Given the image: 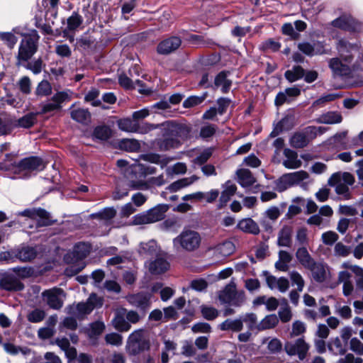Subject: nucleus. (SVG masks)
<instances>
[{
  "label": "nucleus",
  "mask_w": 363,
  "mask_h": 363,
  "mask_svg": "<svg viewBox=\"0 0 363 363\" xmlns=\"http://www.w3.org/2000/svg\"><path fill=\"white\" fill-rule=\"evenodd\" d=\"M337 49L342 61L339 58H332L329 61V67L335 75L347 76L351 73L350 64L353 59L352 53L359 50V44L340 39L337 43Z\"/></svg>",
  "instance_id": "f257e3e1"
},
{
  "label": "nucleus",
  "mask_w": 363,
  "mask_h": 363,
  "mask_svg": "<svg viewBox=\"0 0 363 363\" xmlns=\"http://www.w3.org/2000/svg\"><path fill=\"white\" fill-rule=\"evenodd\" d=\"M162 126L164 139L160 142V147L162 150L178 147L189 133L187 126L172 121L163 123Z\"/></svg>",
  "instance_id": "f03ea898"
},
{
  "label": "nucleus",
  "mask_w": 363,
  "mask_h": 363,
  "mask_svg": "<svg viewBox=\"0 0 363 363\" xmlns=\"http://www.w3.org/2000/svg\"><path fill=\"white\" fill-rule=\"evenodd\" d=\"M202 240V236L198 231L184 229L179 235L173 239V245L179 250L193 252L200 248Z\"/></svg>",
  "instance_id": "7ed1b4c3"
},
{
  "label": "nucleus",
  "mask_w": 363,
  "mask_h": 363,
  "mask_svg": "<svg viewBox=\"0 0 363 363\" xmlns=\"http://www.w3.org/2000/svg\"><path fill=\"white\" fill-rule=\"evenodd\" d=\"M354 182V177L349 172L334 173L328 179V184L335 188L337 195L344 199L350 198V186Z\"/></svg>",
  "instance_id": "20e7f679"
},
{
  "label": "nucleus",
  "mask_w": 363,
  "mask_h": 363,
  "mask_svg": "<svg viewBox=\"0 0 363 363\" xmlns=\"http://www.w3.org/2000/svg\"><path fill=\"white\" fill-rule=\"evenodd\" d=\"M169 209L167 204H158L153 208L135 215L132 218L133 225L151 224L163 220Z\"/></svg>",
  "instance_id": "39448f33"
},
{
  "label": "nucleus",
  "mask_w": 363,
  "mask_h": 363,
  "mask_svg": "<svg viewBox=\"0 0 363 363\" xmlns=\"http://www.w3.org/2000/svg\"><path fill=\"white\" fill-rule=\"evenodd\" d=\"M38 35L25 36L20 43L18 55L16 56V65L20 66L23 62H28L36 52L38 49L37 43Z\"/></svg>",
  "instance_id": "423d86ee"
},
{
  "label": "nucleus",
  "mask_w": 363,
  "mask_h": 363,
  "mask_svg": "<svg viewBox=\"0 0 363 363\" xmlns=\"http://www.w3.org/2000/svg\"><path fill=\"white\" fill-rule=\"evenodd\" d=\"M149 348L150 340L145 337L143 329L135 330L128 336L126 350L129 354L135 355Z\"/></svg>",
  "instance_id": "0eeeda50"
},
{
  "label": "nucleus",
  "mask_w": 363,
  "mask_h": 363,
  "mask_svg": "<svg viewBox=\"0 0 363 363\" xmlns=\"http://www.w3.org/2000/svg\"><path fill=\"white\" fill-rule=\"evenodd\" d=\"M218 298L221 303L240 307L244 303L245 296L243 291H237L235 284L230 282L219 292Z\"/></svg>",
  "instance_id": "6e6552de"
},
{
  "label": "nucleus",
  "mask_w": 363,
  "mask_h": 363,
  "mask_svg": "<svg viewBox=\"0 0 363 363\" xmlns=\"http://www.w3.org/2000/svg\"><path fill=\"white\" fill-rule=\"evenodd\" d=\"M101 298L96 294H92L90 295L86 302L79 303L76 306H69L67 310L69 314L72 315L77 318H82L84 315L89 314L95 307L101 306Z\"/></svg>",
  "instance_id": "1a4fd4ad"
},
{
  "label": "nucleus",
  "mask_w": 363,
  "mask_h": 363,
  "mask_svg": "<svg viewBox=\"0 0 363 363\" xmlns=\"http://www.w3.org/2000/svg\"><path fill=\"white\" fill-rule=\"evenodd\" d=\"M306 269L310 271L311 277L315 282L323 283L330 278V269L325 263L314 260Z\"/></svg>",
  "instance_id": "9d476101"
},
{
  "label": "nucleus",
  "mask_w": 363,
  "mask_h": 363,
  "mask_svg": "<svg viewBox=\"0 0 363 363\" xmlns=\"http://www.w3.org/2000/svg\"><path fill=\"white\" fill-rule=\"evenodd\" d=\"M71 99V91H63L55 93L50 101L42 105V113H46L61 108V104Z\"/></svg>",
  "instance_id": "9b49d317"
},
{
  "label": "nucleus",
  "mask_w": 363,
  "mask_h": 363,
  "mask_svg": "<svg viewBox=\"0 0 363 363\" xmlns=\"http://www.w3.org/2000/svg\"><path fill=\"white\" fill-rule=\"evenodd\" d=\"M308 350L309 345L302 338L296 340L294 342H286L284 345V350L289 355H298L300 360L306 358Z\"/></svg>",
  "instance_id": "f8f14e48"
},
{
  "label": "nucleus",
  "mask_w": 363,
  "mask_h": 363,
  "mask_svg": "<svg viewBox=\"0 0 363 363\" xmlns=\"http://www.w3.org/2000/svg\"><path fill=\"white\" fill-rule=\"evenodd\" d=\"M62 295L63 290L57 287L45 290L42 293L43 298L47 304L55 310L61 308L63 306V300L61 298Z\"/></svg>",
  "instance_id": "ddd939ff"
},
{
  "label": "nucleus",
  "mask_w": 363,
  "mask_h": 363,
  "mask_svg": "<svg viewBox=\"0 0 363 363\" xmlns=\"http://www.w3.org/2000/svg\"><path fill=\"white\" fill-rule=\"evenodd\" d=\"M18 167L21 171L32 172L43 170L45 167V163L38 157H30L21 160Z\"/></svg>",
  "instance_id": "4468645a"
},
{
  "label": "nucleus",
  "mask_w": 363,
  "mask_h": 363,
  "mask_svg": "<svg viewBox=\"0 0 363 363\" xmlns=\"http://www.w3.org/2000/svg\"><path fill=\"white\" fill-rule=\"evenodd\" d=\"M332 24L334 27L353 32H359L362 29L361 23L355 21L350 16H342L335 19Z\"/></svg>",
  "instance_id": "2eb2a0df"
},
{
  "label": "nucleus",
  "mask_w": 363,
  "mask_h": 363,
  "mask_svg": "<svg viewBox=\"0 0 363 363\" xmlns=\"http://www.w3.org/2000/svg\"><path fill=\"white\" fill-rule=\"evenodd\" d=\"M151 298V294L140 292L128 295L126 299L130 305L145 311L150 307Z\"/></svg>",
  "instance_id": "dca6fc26"
},
{
  "label": "nucleus",
  "mask_w": 363,
  "mask_h": 363,
  "mask_svg": "<svg viewBox=\"0 0 363 363\" xmlns=\"http://www.w3.org/2000/svg\"><path fill=\"white\" fill-rule=\"evenodd\" d=\"M297 47L301 52L311 57L326 53L323 43L319 41L314 42L312 44L308 42L299 43Z\"/></svg>",
  "instance_id": "f3484780"
},
{
  "label": "nucleus",
  "mask_w": 363,
  "mask_h": 363,
  "mask_svg": "<svg viewBox=\"0 0 363 363\" xmlns=\"http://www.w3.org/2000/svg\"><path fill=\"white\" fill-rule=\"evenodd\" d=\"M146 266L150 273L154 275H159L166 272L170 267L167 260L161 255H157L155 259L147 262Z\"/></svg>",
  "instance_id": "a211bd4d"
},
{
  "label": "nucleus",
  "mask_w": 363,
  "mask_h": 363,
  "mask_svg": "<svg viewBox=\"0 0 363 363\" xmlns=\"http://www.w3.org/2000/svg\"><path fill=\"white\" fill-rule=\"evenodd\" d=\"M125 315V308H119L116 311L114 318L111 320L113 327L121 333L128 332L131 328V325L127 321Z\"/></svg>",
  "instance_id": "6ab92c4d"
},
{
  "label": "nucleus",
  "mask_w": 363,
  "mask_h": 363,
  "mask_svg": "<svg viewBox=\"0 0 363 363\" xmlns=\"http://www.w3.org/2000/svg\"><path fill=\"white\" fill-rule=\"evenodd\" d=\"M182 44V40L177 36L164 39L157 45V52L162 55H168L177 50Z\"/></svg>",
  "instance_id": "aec40b11"
},
{
  "label": "nucleus",
  "mask_w": 363,
  "mask_h": 363,
  "mask_svg": "<svg viewBox=\"0 0 363 363\" xmlns=\"http://www.w3.org/2000/svg\"><path fill=\"white\" fill-rule=\"evenodd\" d=\"M23 285L13 274H4L0 279V289L7 291H21Z\"/></svg>",
  "instance_id": "412c9836"
},
{
  "label": "nucleus",
  "mask_w": 363,
  "mask_h": 363,
  "mask_svg": "<svg viewBox=\"0 0 363 363\" xmlns=\"http://www.w3.org/2000/svg\"><path fill=\"white\" fill-rule=\"evenodd\" d=\"M138 252L141 256L144 257L157 255L158 252H160V247L155 240H150L147 242H140L138 249Z\"/></svg>",
  "instance_id": "4be33fe9"
},
{
  "label": "nucleus",
  "mask_w": 363,
  "mask_h": 363,
  "mask_svg": "<svg viewBox=\"0 0 363 363\" xmlns=\"http://www.w3.org/2000/svg\"><path fill=\"white\" fill-rule=\"evenodd\" d=\"M284 155L286 159L283 161V165L287 169H297L299 168L302 162L298 158V155L296 152L290 150L285 149Z\"/></svg>",
  "instance_id": "5701e85b"
},
{
  "label": "nucleus",
  "mask_w": 363,
  "mask_h": 363,
  "mask_svg": "<svg viewBox=\"0 0 363 363\" xmlns=\"http://www.w3.org/2000/svg\"><path fill=\"white\" fill-rule=\"evenodd\" d=\"M237 227L242 232L252 235H258L260 232L258 224L250 218L240 220Z\"/></svg>",
  "instance_id": "b1692460"
},
{
  "label": "nucleus",
  "mask_w": 363,
  "mask_h": 363,
  "mask_svg": "<svg viewBox=\"0 0 363 363\" xmlns=\"http://www.w3.org/2000/svg\"><path fill=\"white\" fill-rule=\"evenodd\" d=\"M293 228L284 225L279 232L277 244L281 247H291L292 244Z\"/></svg>",
  "instance_id": "393cba45"
},
{
  "label": "nucleus",
  "mask_w": 363,
  "mask_h": 363,
  "mask_svg": "<svg viewBox=\"0 0 363 363\" xmlns=\"http://www.w3.org/2000/svg\"><path fill=\"white\" fill-rule=\"evenodd\" d=\"M238 182L245 188L250 187L256 182V179L247 169H240L236 172Z\"/></svg>",
  "instance_id": "a878e982"
},
{
  "label": "nucleus",
  "mask_w": 363,
  "mask_h": 363,
  "mask_svg": "<svg viewBox=\"0 0 363 363\" xmlns=\"http://www.w3.org/2000/svg\"><path fill=\"white\" fill-rule=\"evenodd\" d=\"M228 72L222 71L216 75L214 79V86L216 88L220 87L223 93L228 92L232 86V81L228 78Z\"/></svg>",
  "instance_id": "bb28decb"
},
{
  "label": "nucleus",
  "mask_w": 363,
  "mask_h": 363,
  "mask_svg": "<svg viewBox=\"0 0 363 363\" xmlns=\"http://www.w3.org/2000/svg\"><path fill=\"white\" fill-rule=\"evenodd\" d=\"M342 121V115L337 111H328L323 113L316 119L317 123L324 124H336Z\"/></svg>",
  "instance_id": "cd10ccee"
},
{
  "label": "nucleus",
  "mask_w": 363,
  "mask_h": 363,
  "mask_svg": "<svg viewBox=\"0 0 363 363\" xmlns=\"http://www.w3.org/2000/svg\"><path fill=\"white\" fill-rule=\"evenodd\" d=\"M293 256L289 252L285 250H280L279 252V259L275 262V267L277 269L281 272H286L289 270V264L292 261Z\"/></svg>",
  "instance_id": "c85d7f7f"
},
{
  "label": "nucleus",
  "mask_w": 363,
  "mask_h": 363,
  "mask_svg": "<svg viewBox=\"0 0 363 363\" xmlns=\"http://www.w3.org/2000/svg\"><path fill=\"white\" fill-rule=\"evenodd\" d=\"M221 330H231L233 332H240L243 329V323L242 318L226 319L219 325Z\"/></svg>",
  "instance_id": "c756f323"
},
{
  "label": "nucleus",
  "mask_w": 363,
  "mask_h": 363,
  "mask_svg": "<svg viewBox=\"0 0 363 363\" xmlns=\"http://www.w3.org/2000/svg\"><path fill=\"white\" fill-rule=\"evenodd\" d=\"M278 323L279 318L277 315H267L257 324V330L262 331L274 328Z\"/></svg>",
  "instance_id": "7c9ffc66"
},
{
  "label": "nucleus",
  "mask_w": 363,
  "mask_h": 363,
  "mask_svg": "<svg viewBox=\"0 0 363 363\" xmlns=\"http://www.w3.org/2000/svg\"><path fill=\"white\" fill-rule=\"evenodd\" d=\"M214 252L222 257L229 256L233 254L235 250V245L233 242L226 240L222 243L217 245L214 248Z\"/></svg>",
  "instance_id": "2f4dec72"
},
{
  "label": "nucleus",
  "mask_w": 363,
  "mask_h": 363,
  "mask_svg": "<svg viewBox=\"0 0 363 363\" xmlns=\"http://www.w3.org/2000/svg\"><path fill=\"white\" fill-rule=\"evenodd\" d=\"M237 190V186L230 181L225 182L224 189L221 193L220 201L222 204L226 203L233 196Z\"/></svg>",
  "instance_id": "473e14b6"
},
{
  "label": "nucleus",
  "mask_w": 363,
  "mask_h": 363,
  "mask_svg": "<svg viewBox=\"0 0 363 363\" xmlns=\"http://www.w3.org/2000/svg\"><path fill=\"white\" fill-rule=\"evenodd\" d=\"M37 255V252L34 247H23L20 249L16 256L23 262H28L33 259Z\"/></svg>",
  "instance_id": "72a5a7b5"
},
{
  "label": "nucleus",
  "mask_w": 363,
  "mask_h": 363,
  "mask_svg": "<svg viewBox=\"0 0 363 363\" xmlns=\"http://www.w3.org/2000/svg\"><path fill=\"white\" fill-rule=\"evenodd\" d=\"M305 70L299 65L294 66L291 69L285 72L284 76L289 82H294L303 77Z\"/></svg>",
  "instance_id": "f704fd0d"
},
{
  "label": "nucleus",
  "mask_w": 363,
  "mask_h": 363,
  "mask_svg": "<svg viewBox=\"0 0 363 363\" xmlns=\"http://www.w3.org/2000/svg\"><path fill=\"white\" fill-rule=\"evenodd\" d=\"M90 252V246L86 243L82 242L74 246L72 252L73 258L76 260L84 259Z\"/></svg>",
  "instance_id": "c9c22d12"
},
{
  "label": "nucleus",
  "mask_w": 363,
  "mask_h": 363,
  "mask_svg": "<svg viewBox=\"0 0 363 363\" xmlns=\"http://www.w3.org/2000/svg\"><path fill=\"white\" fill-rule=\"evenodd\" d=\"M34 220L37 221L40 226H48L52 223L50 218V214L48 211L42 208L34 209Z\"/></svg>",
  "instance_id": "e433bc0d"
},
{
  "label": "nucleus",
  "mask_w": 363,
  "mask_h": 363,
  "mask_svg": "<svg viewBox=\"0 0 363 363\" xmlns=\"http://www.w3.org/2000/svg\"><path fill=\"white\" fill-rule=\"evenodd\" d=\"M296 257L305 269L314 261L306 247L298 248L296 251Z\"/></svg>",
  "instance_id": "4c0bfd02"
},
{
  "label": "nucleus",
  "mask_w": 363,
  "mask_h": 363,
  "mask_svg": "<svg viewBox=\"0 0 363 363\" xmlns=\"http://www.w3.org/2000/svg\"><path fill=\"white\" fill-rule=\"evenodd\" d=\"M112 134L111 129L105 125L96 127L93 132V137L100 140H106L111 138Z\"/></svg>",
  "instance_id": "58836bf2"
},
{
  "label": "nucleus",
  "mask_w": 363,
  "mask_h": 363,
  "mask_svg": "<svg viewBox=\"0 0 363 363\" xmlns=\"http://www.w3.org/2000/svg\"><path fill=\"white\" fill-rule=\"evenodd\" d=\"M309 142L306 133H296L290 139V144L296 148H302Z\"/></svg>",
  "instance_id": "ea45409f"
},
{
  "label": "nucleus",
  "mask_w": 363,
  "mask_h": 363,
  "mask_svg": "<svg viewBox=\"0 0 363 363\" xmlns=\"http://www.w3.org/2000/svg\"><path fill=\"white\" fill-rule=\"evenodd\" d=\"M71 118L77 122L85 123L90 119V113L87 109L77 108L71 111Z\"/></svg>",
  "instance_id": "a19ab883"
},
{
  "label": "nucleus",
  "mask_w": 363,
  "mask_h": 363,
  "mask_svg": "<svg viewBox=\"0 0 363 363\" xmlns=\"http://www.w3.org/2000/svg\"><path fill=\"white\" fill-rule=\"evenodd\" d=\"M106 328L105 324L101 320L94 322L89 325L88 329V335L91 338L99 337L104 331Z\"/></svg>",
  "instance_id": "79ce46f5"
},
{
  "label": "nucleus",
  "mask_w": 363,
  "mask_h": 363,
  "mask_svg": "<svg viewBox=\"0 0 363 363\" xmlns=\"http://www.w3.org/2000/svg\"><path fill=\"white\" fill-rule=\"evenodd\" d=\"M345 345L342 343L339 337H335L329 342L328 348L335 355H342L346 352Z\"/></svg>",
  "instance_id": "37998d69"
},
{
  "label": "nucleus",
  "mask_w": 363,
  "mask_h": 363,
  "mask_svg": "<svg viewBox=\"0 0 363 363\" xmlns=\"http://www.w3.org/2000/svg\"><path fill=\"white\" fill-rule=\"evenodd\" d=\"M137 122L135 120L126 118L121 119L118 121V126L119 129L123 131L135 133Z\"/></svg>",
  "instance_id": "c03bdc74"
},
{
  "label": "nucleus",
  "mask_w": 363,
  "mask_h": 363,
  "mask_svg": "<svg viewBox=\"0 0 363 363\" xmlns=\"http://www.w3.org/2000/svg\"><path fill=\"white\" fill-rule=\"evenodd\" d=\"M119 146L128 152H136L140 148L139 142L135 139H123L120 141Z\"/></svg>",
  "instance_id": "a18cd8bd"
},
{
  "label": "nucleus",
  "mask_w": 363,
  "mask_h": 363,
  "mask_svg": "<svg viewBox=\"0 0 363 363\" xmlns=\"http://www.w3.org/2000/svg\"><path fill=\"white\" fill-rule=\"evenodd\" d=\"M200 308L202 316L208 320H213L219 315V311L214 307L202 305Z\"/></svg>",
  "instance_id": "49530a36"
},
{
  "label": "nucleus",
  "mask_w": 363,
  "mask_h": 363,
  "mask_svg": "<svg viewBox=\"0 0 363 363\" xmlns=\"http://www.w3.org/2000/svg\"><path fill=\"white\" fill-rule=\"evenodd\" d=\"M0 40L10 49L13 48L18 41L17 37L11 32H1Z\"/></svg>",
  "instance_id": "de8ad7c7"
},
{
  "label": "nucleus",
  "mask_w": 363,
  "mask_h": 363,
  "mask_svg": "<svg viewBox=\"0 0 363 363\" xmlns=\"http://www.w3.org/2000/svg\"><path fill=\"white\" fill-rule=\"evenodd\" d=\"M333 250L334 255L337 257H346L351 253L350 247L341 242H338L335 244Z\"/></svg>",
  "instance_id": "09e8293b"
},
{
  "label": "nucleus",
  "mask_w": 363,
  "mask_h": 363,
  "mask_svg": "<svg viewBox=\"0 0 363 363\" xmlns=\"http://www.w3.org/2000/svg\"><path fill=\"white\" fill-rule=\"evenodd\" d=\"M83 18L77 13L74 12L71 16L67 18V29L69 31H74L82 23Z\"/></svg>",
  "instance_id": "8fccbe9b"
},
{
  "label": "nucleus",
  "mask_w": 363,
  "mask_h": 363,
  "mask_svg": "<svg viewBox=\"0 0 363 363\" xmlns=\"http://www.w3.org/2000/svg\"><path fill=\"white\" fill-rule=\"evenodd\" d=\"M52 86L50 83L47 80L41 81L37 86L35 94L40 96H47L51 94Z\"/></svg>",
  "instance_id": "3c124183"
},
{
  "label": "nucleus",
  "mask_w": 363,
  "mask_h": 363,
  "mask_svg": "<svg viewBox=\"0 0 363 363\" xmlns=\"http://www.w3.org/2000/svg\"><path fill=\"white\" fill-rule=\"evenodd\" d=\"M289 277L292 284L297 286V291L301 292L305 286V281L301 274L294 270L289 272Z\"/></svg>",
  "instance_id": "603ef678"
},
{
  "label": "nucleus",
  "mask_w": 363,
  "mask_h": 363,
  "mask_svg": "<svg viewBox=\"0 0 363 363\" xmlns=\"http://www.w3.org/2000/svg\"><path fill=\"white\" fill-rule=\"evenodd\" d=\"M242 323L245 322L250 330H257V317L255 313H246L242 318Z\"/></svg>",
  "instance_id": "864d4df0"
},
{
  "label": "nucleus",
  "mask_w": 363,
  "mask_h": 363,
  "mask_svg": "<svg viewBox=\"0 0 363 363\" xmlns=\"http://www.w3.org/2000/svg\"><path fill=\"white\" fill-rule=\"evenodd\" d=\"M288 175L291 179V182L294 185L298 184L301 182L307 179L309 177V174L305 171H298L292 173H288Z\"/></svg>",
  "instance_id": "5fc2aeb1"
},
{
  "label": "nucleus",
  "mask_w": 363,
  "mask_h": 363,
  "mask_svg": "<svg viewBox=\"0 0 363 363\" xmlns=\"http://www.w3.org/2000/svg\"><path fill=\"white\" fill-rule=\"evenodd\" d=\"M306 324L301 320H296L292 323L290 336L291 337H296L303 334L306 332Z\"/></svg>",
  "instance_id": "6e6d98bb"
},
{
  "label": "nucleus",
  "mask_w": 363,
  "mask_h": 363,
  "mask_svg": "<svg viewBox=\"0 0 363 363\" xmlns=\"http://www.w3.org/2000/svg\"><path fill=\"white\" fill-rule=\"evenodd\" d=\"M339 239V235L334 231L329 230L321 235L322 242L326 245H333Z\"/></svg>",
  "instance_id": "4d7b16f0"
},
{
  "label": "nucleus",
  "mask_w": 363,
  "mask_h": 363,
  "mask_svg": "<svg viewBox=\"0 0 363 363\" xmlns=\"http://www.w3.org/2000/svg\"><path fill=\"white\" fill-rule=\"evenodd\" d=\"M45 317V312L43 310L36 308L28 314L27 319L30 323H39L41 322Z\"/></svg>",
  "instance_id": "13d9d810"
},
{
  "label": "nucleus",
  "mask_w": 363,
  "mask_h": 363,
  "mask_svg": "<svg viewBox=\"0 0 363 363\" xmlns=\"http://www.w3.org/2000/svg\"><path fill=\"white\" fill-rule=\"evenodd\" d=\"M293 186L288 174L282 175L276 182V187L279 191H283Z\"/></svg>",
  "instance_id": "bf43d9fd"
},
{
  "label": "nucleus",
  "mask_w": 363,
  "mask_h": 363,
  "mask_svg": "<svg viewBox=\"0 0 363 363\" xmlns=\"http://www.w3.org/2000/svg\"><path fill=\"white\" fill-rule=\"evenodd\" d=\"M106 342L113 346H120L123 343V337L116 333H111L106 335Z\"/></svg>",
  "instance_id": "052dcab7"
},
{
  "label": "nucleus",
  "mask_w": 363,
  "mask_h": 363,
  "mask_svg": "<svg viewBox=\"0 0 363 363\" xmlns=\"http://www.w3.org/2000/svg\"><path fill=\"white\" fill-rule=\"evenodd\" d=\"M347 135V130L336 133L331 139V143L335 144L342 149L346 148L345 140Z\"/></svg>",
  "instance_id": "680f3d73"
},
{
  "label": "nucleus",
  "mask_w": 363,
  "mask_h": 363,
  "mask_svg": "<svg viewBox=\"0 0 363 363\" xmlns=\"http://www.w3.org/2000/svg\"><path fill=\"white\" fill-rule=\"evenodd\" d=\"M281 216V211L279 207L272 206L268 208L263 213V216L274 222Z\"/></svg>",
  "instance_id": "e2e57ef3"
},
{
  "label": "nucleus",
  "mask_w": 363,
  "mask_h": 363,
  "mask_svg": "<svg viewBox=\"0 0 363 363\" xmlns=\"http://www.w3.org/2000/svg\"><path fill=\"white\" fill-rule=\"evenodd\" d=\"M36 121V115L29 113L18 120V125L23 128H30L34 125Z\"/></svg>",
  "instance_id": "0e129e2a"
},
{
  "label": "nucleus",
  "mask_w": 363,
  "mask_h": 363,
  "mask_svg": "<svg viewBox=\"0 0 363 363\" xmlns=\"http://www.w3.org/2000/svg\"><path fill=\"white\" fill-rule=\"evenodd\" d=\"M44 66L43 60L40 58H38L28 63L26 68L30 69L34 74H38L42 72Z\"/></svg>",
  "instance_id": "69168bd1"
},
{
  "label": "nucleus",
  "mask_w": 363,
  "mask_h": 363,
  "mask_svg": "<svg viewBox=\"0 0 363 363\" xmlns=\"http://www.w3.org/2000/svg\"><path fill=\"white\" fill-rule=\"evenodd\" d=\"M213 153V150L208 148L204 150L199 155H198L193 162L196 164L202 165L211 157Z\"/></svg>",
  "instance_id": "338daca9"
},
{
  "label": "nucleus",
  "mask_w": 363,
  "mask_h": 363,
  "mask_svg": "<svg viewBox=\"0 0 363 363\" xmlns=\"http://www.w3.org/2000/svg\"><path fill=\"white\" fill-rule=\"evenodd\" d=\"M350 348L354 353L359 355H363V342L358 338L353 337L350 340Z\"/></svg>",
  "instance_id": "774afa93"
}]
</instances>
